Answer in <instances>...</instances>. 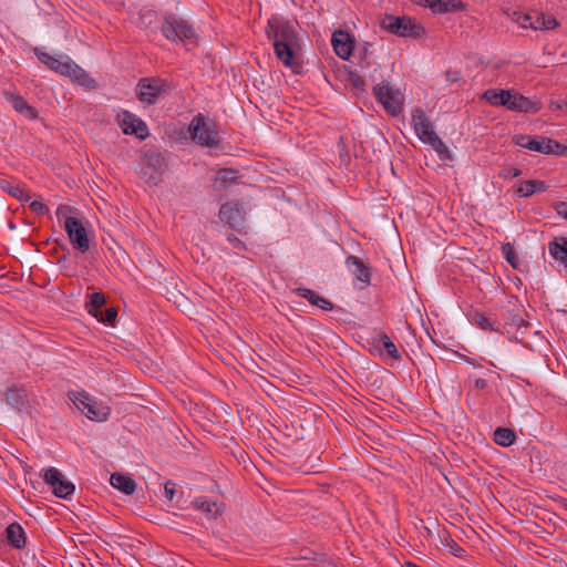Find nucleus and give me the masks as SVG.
Listing matches in <instances>:
<instances>
[{"instance_id":"864d4df0","label":"nucleus","mask_w":567,"mask_h":567,"mask_svg":"<svg viewBox=\"0 0 567 567\" xmlns=\"http://www.w3.org/2000/svg\"><path fill=\"white\" fill-rule=\"evenodd\" d=\"M553 208L557 213V215L561 216L564 219L567 220V202H556L553 205Z\"/></svg>"},{"instance_id":"8fccbe9b","label":"nucleus","mask_w":567,"mask_h":567,"mask_svg":"<svg viewBox=\"0 0 567 567\" xmlns=\"http://www.w3.org/2000/svg\"><path fill=\"white\" fill-rule=\"evenodd\" d=\"M69 65L68 73H65L64 76H69L72 80H78V76L84 71L80 65H78L75 62H73L71 59H69Z\"/></svg>"},{"instance_id":"4468645a","label":"nucleus","mask_w":567,"mask_h":567,"mask_svg":"<svg viewBox=\"0 0 567 567\" xmlns=\"http://www.w3.org/2000/svg\"><path fill=\"white\" fill-rule=\"evenodd\" d=\"M272 45L277 59L285 66L292 69L295 73H301L299 69L302 68V63L297 60L300 43L272 42Z\"/></svg>"},{"instance_id":"72a5a7b5","label":"nucleus","mask_w":567,"mask_h":567,"mask_svg":"<svg viewBox=\"0 0 567 567\" xmlns=\"http://www.w3.org/2000/svg\"><path fill=\"white\" fill-rule=\"evenodd\" d=\"M0 188L21 202H29L31 198L29 193H25L19 185H13L10 181L4 178L0 179Z\"/></svg>"},{"instance_id":"7c9ffc66","label":"nucleus","mask_w":567,"mask_h":567,"mask_svg":"<svg viewBox=\"0 0 567 567\" xmlns=\"http://www.w3.org/2000/svg\"><path fill=\"white\" fill-rule=\"evenodd\" d=\"M87 419L92 421H105L110 415V408L103 406L93 399L87 403L86 409L82 412Z\"/></svg>"},{"instance_id":"6ab92c4d","label":"nucleus","mask_w":567,"mask_h":567,"mask_svg":"<svg viewBox=\"0 0 567 567\" xmlns=\"http://www.w3.org/2000/svg\"><path fill=\"white\" fill-rule=\"evenodd\" d=\"M3 540L12 548L22 550L27 547V534L18 522L7 526L3 533Z\"/></svg>"},{"instance_id":"a18cd8bd","label":"nucleus","mask_w":567,"mask_h":567,"mask_svg":"<svg viewBox=\"0 0 567 567\" xmlns=\"http://www.w3.org/2000/svg\"><path fill=\"white\" fill-rule=\"evenodd\" d=\"M522 175V169L516 167H504L498 172V177L503 179L515 178Z\"/></svg>"},{"instance_id":"423d86ee","label":"nucleus","mask_w":567,"mask_h":567,"mask_svg":"<svg viewBox=\"0 0 567 567\" xmlns=\"http://www.w3.org/2000/svg\"><path fill=\"white\" fill-rule=\"evenodd\" d=\"M190 138L204 147H217L219 144L218 132L215 124H208L207 118L202 113L195 115L188 126Z\"/></svg>"},{"instance_id":"58836bf2","label":"nucleus","mask_w":567,"mask_h":567,"mask_svg":"<svg viewBox=\"0 0 567 567\" xmlns=\"http://www.w3.org/2000/svg\"><path fill=\"white\" fill-rule=\"evenodd\" d=\"M293 293L306 299L310 305L317 306L320 295L309 288L299 287L293 290Z\"/></svg>"},{"instance_id":"e2e57ef3","label":"nucleus","mask_w":567,"mask_h":567,"mask_svg":"<svg viewBox=\"0 0 567 567\" xmlns=\"http://www.w3.org/2000/svg\"><path fill=\"white\" fill-rule=\"evenodd\" d=\"M310 555H313V551L312 550H309V554L302 556V558L305 559H311Z\"/></svg>"},{"instance_id":"2f4dec72","label":"nucleus","mask_w":567,"mask_h":567,"mask_svg":"<svg viewBox=\"0 0 567 567\" xmlns=\"http://www.w3.org/2000/svg\"><path fill=\"white\" fill-rule=\"evenodd\" d=\"M106 305V297L104 292L96 291L89 295V300L85 302L86 311L93 316L97 317L101 311H103V307Z\"/></svg>"},{"instance_id":"a878e982","label":"nucleus","mask_w":567,"mask_h":567,"mask_svg":"<svg viewBox=\"0 0 567 567\" xmlns=\"http://www.w3.org/2000/svg\"><path fill=\"white\" fill-rule=\"evenodd\" d=\"M548 189V185L545 181L539 179H526L522 181L519 186L516 188V194L520 197H529L536 193H542Z\"/></svg>"},{"instance_id":"f257e3e1","label":"nucleus","mask_w":567,"mask_h":567,"mask_svg":"<svg viewBox=\"0 0 567 567\" xmlns=\"http://www.w3.org/2000/svg\"><path fill=\"white\" fill-rule=\"evenodd\" d=\"M482 99L493 106H503L513 112L535 114L542 110V102L537 99L524 96L514 89H488Z\"/></svg>"},{"instance_id":"c9c22d12","label":"nucleus","mask_w":567,"mask_h":567,"mask_svg":"<svg viewBox=\"0 0 567 567\" xmlns=\"http://www.w3.org/2000/svg\"><path fill=\"white\" fill-rule=\"evenodd\" d=\"M427 144L433 147V150L437 153L441 161H453L451 151L447 148V146L439 135L432 138V141H430Z\"/></svg>"},{"instance_id":"c756f323","label":"nucleus","mask_w":567,"mask_h":567,"mask_svg":"<svg viewBox=\"0 0 567 567\" xmlns=\"http://www.w3.org/2000/svg\"><path fill=\"white\" fill-rule=\"evenodd\" d=\"M529 25L534 30H554L559 25V22L551 14L535 11V20Z\"/></svg>"},{"instance_id":"49530a36","label":"nucleus","mask_w":567,"mask_h":567,"mask_svg":"<svg viewBox=\"0 0 567 567\" xmlns=\"http://www.w3.org/2000/svg\"><path fill=\"white\" fill-rule=\"evenodd\" d=\"M227 241L236 249L240 250V251H245L247 250V245L245 244V241H243L241 239H239L235 234L233 233H229L226 237Z\"/></svg>"},{"instance_id":"4d7b16f0","label":"nucleus","mask_w":567,"mask_h":567,"mask_svg":"<svg viewBox=\"0 0 567 567\" xmlns=\"http://www.w3.org/2000/svg\"><path fill=\"white\" fill-rule=\"evenodd\" d=\"M550 109L557 110V111H565L567 113V101L566 100L551 101Z\"/></svg>"},{"instance_id":"69168bd1","label":"nucleus","mask_w":567,"mask_h":567,"mask_svg":"<svg viewBox=\"0 0 567 567\" xmlns=\"http://www.w3.org/2000/svg\"><path fill=\"white\" fill-rule=\"evenodd\" d=\"M310 555H313V551L312 550H309V554L302 556V558L305 559H311Z\"/></svg>"},{"instance_id":"412c9836","label":"nucleus","mask_w":567,"mask_h":567,"mask_svg":"<svg viewBox=\"0 0 567 567\" xmlns=\"http://www.w3.org/2000/svg\"><path fill=\"white\" fill-rule=\"evenodd\" d=\"M34 54L39 59V61L43 64H45L50 70L54 71L55 73L60 75H65L68 73L69 65V59L62 61L59 58H54L53 55L49 54L48 52L41 51L39 48L33 49Z\"/></svg>"},{"instance_id":"3c124183","label":"nucleus","mask_w":567,"mask_h":567,"mask_svg":"<svg viewBox=\"0 0 567 567\" xmlns=\"http://www.w3.org/2000/svg\"><path fill=\"white\" fill-rule=\"evenodd\" d=\"M445 79L449 83H460L463 81L462 72L460 70H447Z\"/></svg>"},{"instance_id":"4be33fe9","label":"nucleus","mask_w":567,"mask_h":567,"mask_svg":"<svg viewBox=\"0 0 567 567\" xmlns=\"http://www.w3.org/2000/svg\"><path fill=\"white\" fill-rule=\"evenodd\" d=\"M467 318L472 323L476 324L484 331H495L505 334V329L501 328V323H497L495 320H492L478 310L472 309L468 311Z\"/></svg>"},{"instance_id":"393cba45","label":"nucleus","mask_w":567,"mask_h":567,"mask_svg":"<svg viewBox=\"0 0 567 567\" xmlns=\"http://www.w3.org/2000/svg\"><path fill=\"white\" fill-rule=\"evenodd\" d=\"M548 251L555 260L560 261L567 268V237L560 236L549 241Z\"/></svg>"},{"instance_id":"680f3d73","label":"nucleus","mask_w":567,"mask_h":567,"mask_svg":"<svg viewBox=\"0 0 567 567\" xmlns=\"http://www.w3.org/2000/svg\"><path fill=\"white\" fill-rule=\"evenodd\" d=\"M404 567H422L413 561H405Z\"/></svg>"},{"instance_id":"6e6d98bb","label":"nucleus","mask_w":567,"mask_h":567,"mask_svg":"<svg viewBox=\"0 0 567 567\" xmlns=\"http://www.w3.org/2000/svg\"><path fill=\"white\" fill-rule=\"evenodd\" d=\"M165 489V496L172 501L174 498V495L176 494L175 489V483L172 481H167L164 486Z\"/></svg>"},{"instance_id":"c85d7f7f","label":"nucleus","mask_w":567,"mask_h":567,"mask_svg":"<svg viewBox=\"0 0 567 567\" xmlns=\"http://www.w3.org/2000/svg\"><path fill=\"white\" fill-rule=\"evenodd\" d=\"M493 440L502 447H509L516 442L517 435L513 429L498 426L494 431Z\"/></svg>"},{"instance_id":"6e6552de","label":"nucleus","mask_w":567,"mask_h":567,"mask_svg":"<svg viewBox=\"0 0 567 567\" xmlns=\"http://www.w3.org/2000/svg\"><path fill=\"white\" fill-rule=\"evenodd\" d=\"M373 95L392 117H396L403 112L404 97L399 90L392 89L386 83H379L373 86Z\"/></svg>"},{"instance_id":"f03ea898","label":"nucleus","mask_w":567,"mask_h":567,"mask_svg":"<svg viewBox=\"0 0 567 567\" xmlns=\"http://www.w3.org/2000/svg\"><path fill=\"white\" fill-rule=\"evenodd\" d=\"M380 28L400 38L421 39L426 35L425 28L409 16H394L385 13L380 19Z\"/></svg>"},{"instance_id":"b1692460","label":"nucleus","mask_w":567,"mask_h":567,"mask_svg":"<svg viewBox=\"0 0 567 567\" xmlns=\"http://www.w3.org/2000/svg\"><path fill=\"white\" fill-rule=\"evenodd\" d=\"M111 485L124 493L125 495H133L136 489V482L130 474L113 473L110 478Z\"/></svg>"},{"instance_id":"9b49d317","label":"nucleus","mask_w":567,"mask_h":567,"mask_svg":"<svg viewBox=\"0 0 567 567\" xmlns=\"http://www.w3.org/2000/svg\"><path fill=\"white\" fill-rule=\"evenodd\" d=\"M43 480L52 493L63 499H71L75 492V485L68 481L65 476L55 467H49L44 471Z\"/></svg>"},{"instance_id":"9d476101","label":"nucleus","mask_w":567,"mask_h":567,"mask_svg":"<svg viewBox=\"0 0 567 567\" xmlns=\"http://www.w3.org/2000/svg\"><path fill=\"white\" fill-rule=\"evenodd\" d=\"M64 230L75 250L84 254L90 249L89 234L80 218L74 216L66 217L64 220Z\"/></svg>"},{"instance_id":"ddd939ff","label":"nucleus","mask_w":567,"mask_h":567,"mask_svg":"<svg viewBox=\"0 0 567 567\" xmlns=\"http://www.w3.org/2000/svg\"><path fill=\"white\" fill-rule=\"evenodd\" d=\"M118 125L125 135H135L138 140L144 141L150 135L146 123L136 117L130 111H122L117 114Z\"/></svg>"},{"instance_id":"0e129e2a","label":"nucleus","mask_w":567,"mask_h":567,"mask_svg":"<svg viewBox=\"0 0 567 567\" xmlns=\"http://www.w3.org/2000/svg\"><path fill=\"white\" fill-rule=\"evenodd\" d=\"M310 555H313V551L312 550H309V554L302 556V558L305 559H311Z\"/></svg>"},{"instance_id":"052dcab7","label":"nucleus","mask_w":567,"mask_h":567,"mask_svg":"<svg viewBox=\"0 0 567 567\" xmlns=\"http://www.w3.org/2000/svg\"><path fill=\"white\" fill-rule=\"evenodd\" d=\"M50 255L55 257L58 259V257L60 256L59 255V250H58V247H53L51 250H50Z\"/></svg>"},{"instance_id":"13d9d810","label":"nucleus","mask_w":567,"mask_h":567,"mask_svg":"<svg viewBox=\"0 0 567 567\" xmlns=\"http://www.w3.org/2000/svg\"><path fill=\"white\" fill-rule=\"evenodd\" d=\"M475 388L477 390H484L487 388V381L485 379L478 378L475 380Z\"/></svg>"},{"instance_id":"dca6fc26","label":"nucleus","mask_w":567,"mask_h":567,"mask_svg":"<svg viewBox=\"0 0 567 567\" xmlns=\"http://www.w3.org/2000/svg\"><path fill=\"white\" fill-rule=\"evenodd\" d=\"M412 124L415 134L425 144L437 136L432 127L431 121L422 107H416L412 111Z\"/></svg>"},{"instance_id":"2eb2a0df","label":"nucleus","mask_w":567,"mask_h":567,"mask_svg":"<svg viewBox=\"0 0 567 567\" xmlns=\"http://www.w3.org/2000/svg\"><path fill=\"white\" fill-rule=\"evenodd\" d=\"M331 44L340 59L349 60L355 48V38L349 31L339 29L332 33Z\"/></svg>"},{"instance_id":"338daca9","label":"nucleus","mask_w":567,"mask_h":567,"mask_svg":"<svg viewBox=\"0 0 567 567\" xmlns=\"http://www.w3.org/2000/svg\"><path fill=\"white\" fill-rule=\"evenodd\" d=\"M310 555H313V551L312 550H309V554L302 556V558L305 559H311Z\"/></svg>"},{"instance_id":"79ce46f5","label":"nucleus","mask_w":567,"mask_h":567,"mask_svg":"<svg viewBox=\"0 0 567 567\" xmlns=\"http://www.w3.org/2000/svg\"><path fill=\"white\" fill-rule=\"evenodd\" d=\"M445 545L450 548V553L455 557H463L465 550L450 536L446 537Z\"/></svg>"},{"instance_id":"473e14b6","label":"nucleus","mask_w":567,"mask_h":567,"mask_svg":"<svg viewBox=\"0 0 567 567\" xmlns=\"http://www.w3.org/2000/svg\"><path fill=\"white\" fill-rule=\"evenodd\" d=\"M377 348L379 349L380 352L382 351V349H384L386 354L393 360L401 361L402 359V355L398 347L385 332H381L379 334V346H377Z\"/></svg>"},{"instance_id":"de8ad7c7","label":"nucleus","mask_w":567,"mask_h":567,"mask_svg":"<svg viewBox=\"0 0 567 567\" xmlns=\"http://www.w3.org/2000/svg\"><path fill=\"white\" fill-rule=\"evenodd\" d=\"M29 207L34 214L39 216H43L49 213V207L44 203L39 200L31 202Z\"/></svg>"},{"instance_id":"e433bc0d","label":"nucleus","mask_w":567,"mask_h":567,"mask_svg":"<svg viewBox=\"0 0 567 567\" xmlns=\"http://www.w3.org/2000/svg\"><path fill=\"white\" fill-rule=\"evenodd\" d=\"M502 254L505 260L514 268L519 269V261L517 252L511 243H504L502 245Z\"/></svg>"},{"instance_id":"09e8293b","label":"nucleus","mask_w":567,"mask_h":567,"mask_svg":"<svg viewBox=\"0 0 567 567\" xmlns=\"http://www.w3.org/2000/svg\"><path fill=\"white\" fill-rule=\"evenodd\" d=\"M69 65L68 73H65L64 76H69L72 80H78V76L84 71L80 65H78L75 62H73L71 59H69Z\"/></svg>"},{"instance_id":"bf43d9fd","label":"nucleus","mask_w":567,"mask_h":567,"mask_svg":"<svg viewBox=\"0 0 567 567\" xmlns=\"http://www.w3.org/2000/svg\"><path fill=\"white\" fill-rule=\"evenodd\" d=\"M69 209H70L69 206L61 205L58 207L56 215L60 216L61 214H63L64 212H66Z\"/></svg>"},{"instance_id":"0eeeda50","label":"nucleus","mask_w":567,"mask_h":567,"mask_svg":"<svg viewBox=\"0 0 567 567\" xmlns=\"http://www.w3.org/2000/svg\"><path fill=\"white\" fill-rule=\"evenodd\" d=\"M218 218L239 235H246L248 233L244 204H240L238 200H228L221 204Z\"/></svg>"},{"instance_id":"5fc2aeb1","label":"nucleus","mask_w":567,"mask_h":567,"mask_svg":"<svg viewBox=\"0 0 567 567\" xmlns=\"http://www.w3.org/2000/svg\"><path fill=\"white\" fill-rule=\"evenodd\" d=\"M322 310H326V311H331L336 308V306L330 301L328 300L327 298L320 296L319 299H318V305L316 306Z\"/></svg>"},{"instance_id":"aec40b11","label":"nucleus","mask_w":567,"mask_h":567,"mask_svg":"<svg viewBox=\"0 0 567 567\" xmlns=\"http://www.w3.org/2000/svg\"><path fill=\"white\" fill-rule=\"evenodd\" d=\"M6 97L13 110L24 117L29 120H35L39 117L38 110L30 105L22 95L7 92Z\"/></svg>"},{"instance_id":"bb28decb","label":"nucleus","mask_w":567,"mask_h":567,"mask_svg":"<svg viewBox=\"0 0 567 567\" xmlns=\"http://www.w3.org/2000/svg\"><path fill=\"white\" fill-rule=\"evenodd\" d=\"M6 401L18 411H25L29 408V399L24 390L10 388L6 394Z\"/></svg>"},{"instance_id":"37998d69","label":"nucleus","mask_w":567,"mask_h":567,"mask_svg":"<svg viewBox=\"0 0 567 567\" xmlns=\"http://www.w3.org/2000/svg\"><path fill=\"white\" fill-rule=\"evenodd\" d=\"M76 82L80 85L85 86L87 89H95V86H96V81L85 71H83L80 74V76H78Z\"/></svg>"},{"instance_id":"f3484780","label":"nucleus","mask_w":567,"mask_h":567,"mask_svg":"<svg viewBox=\"0 0 567 567\" xmlns=\"http://www.w3.org/2000/svg\"><path fill=\"white\" fill-rule=\"evenodd\" d=\"M243 176L240 175L239 169L234 167H223L218 168L216 172V176L213 182V188L215 192H225L233 184H238L240 182V178Z\"/></svg>"},{"instance_id":"39448f33","label":"nucleus","mask_w":567,"mask_h":567,"mask_svg":"<svg viewBox=\"0 0 567 567\" xmlns=\"http://www.w3.org/2000/svg\"><path fill=\"white\" fill-rule=\"evenodd\" d=\"M512 141L515 145L533 152L546 155L567 156V145L546 136L518 134L514 135Z\"/></svg>"},{"instance_id":"f8f14e48","label":"nucleus","mask_w":567,"mask_h":567,"mask_svg":"<svg viewBox=\"0 0 567 567\" xmlns=\"http://www.w3.org/2000/svg\"><path fill=\"white\" fill-rule=\"evenodd\" d=\"M145 162L147 168L152 169V173L143 172L142 178H144L148 185L157 186L163 182V174L167 168L166 159L158 151H147L145 153Z\"/></svg>"},{"instance_id":"7ed1b4c3","label":"nucleus","mask_w":567,"mask_h":567,"mask_svg":"<svg viewBox=\"0 0 567 567\" xmlns=\"http://www.w3.org/2000/svg\"><path fill=\"white\" fill-rule=\"evenodd\" d=\"M161 32L171 42L198 44V35L192 24L175 13H167L161 24Z\"/></svg>"},{"instance_id":"1a4fd4ad","label":"nucleus","mask_w":567,"mask_h":567,"mask_svg":"<svg viewBox=\"0 0 567 567\" xmlns=\"http://www.w3.org/2000/svg\"><path fill=\"white\" fill-rule=\"evenodd\" d=\"M266 34L274 42L300 43L296 27L284 18L274 17L269 19Z\"/></svg>"},{"instance_id":"a211bd4d","label":"nucleus","mask_w":567,"mask_h":567,"mask_svg":"<svg viewBox=\"0 0 567 567\" xmlns=\"http://www.w3.org/2000/svg\"><path fill=\"white\" fill-rule=\"evenodd\" d=\"M346 265L349 269H351L353 276L357 280L363 284L362 288L368 287L371 285V278H372V268L365 264L361 258L349 255L346 258Z\"/></svg>"},{"instance_id":"f704fd0d","label":"nucleus","mask_w":567,"mask_h":567,"mask_svg":"<svg viewBox=\"0 0 567 567\" xmlns=\"http://www.w3.org/2000/svg\"><path fill=\"white\" fill-rule=\"evenodd\" d=\"M193 505L196 509L206 513L209 517H216L219 514V507L217 503L212 502L205 496L196 497L193 501Z\"/></svg>"},{"instance_id":"5701e85b","label":"nucleus","mask_w":567,"mask_h":567,"mask_svg":"<svg viewBox=\"0 0 567 567\" xmlns=\"http://www.w3.org/2000/svg\"><path fill=\"white\" fill-rule=\"evenodd\" d=\"M429 9L434 14L461 12L466 9V3L461 0H431L429 1Z\"/></svg>"},{"instance_id":"a19ab883","label":"nucleus","mask_w":567,"mask_h":567,"mask_svg":"<svg viewBox=\"0 0 567 567\" xmlns=\"http://www.w3.org/2000/svg\"><path fill=\"white\" fill-rule=\"evenodd\" d=\"M93 398H91L86 392H80L79 395L74 400V404L76 408L83 412L86 409L87 403H91Z\"/></svg>"},{"instance_id":"cd10ccee","label":"nucleus","mask_w":567,"mask_h":567,"mask_svg":"<svg viewBox=\"0 0 567 567\" xmlns=\"http://www.w3.org/2000/svg\"><path fill=\"white\" fill-rule=\"evenodd\" d=\"M530 323L523 318L520 315V310H508L505 317L504 324H501V328L505 329V333H511V329L515 328L517 330L522 328H528Z\"/></svg>"},{"instance_id":"603ef678","label":"nucleus","mask_w":567,"mask_h":567,"mask_svg":"<svg viewBox=\"0 0 567 567\" xmlns=\"http://www.w3.org/2000/svg\"><path fill=\"white\" fill-rule=\"evenodd\" d=\"M54 241L56 244L55 247H58V250L59 251L61 250L63 252L61 256L58 257V264L62 265L68 260V258L70 256V249L68 248V246L65 244H61L58 240H54Z\"/></svg>"},{"instance_id":"774afa93","label":"nucleus","mask_w":567,"mask_h":567,"mask_svg":"<svg viewBox=\"0 0 567 567\" xmlns=\"http://www.w3.org/2000/svg\"><path fill=\"white\" fill-rule=\"evenodd\" d=\"M465 361H466L467 363H470V364H473L472 360H471L470 358H467V357H465Z\"/></svg>"},{"instance_id":"c03bdc74","label":"nucleus","mask_w":567,"mask_h":567,"mask_svg":"<svg viewBox=\"0 0 567 567\" xmlns=\"http://www.w3.org/2000/svg\"><path fill=\"white\" fill-rule=\"evenodd\" d=\"M349 80H350L353 89H355L359 92L365 91V80L361 75L351 72Z\"/></svg>"},{"instance_id":"4c0bfd02","label":"nucleus","mask_w":567,"mask_h":567,"mask_svg":"<svg viewBox=\"0 0 567 567\" xmlns=\"http://www.w3.org/2000/svg\"><path fill=\"white\" fill-rule=\"evenodd\" d=\"M99 322L104 324L114 326L117 318V308L109 307L105 310L101 311L97 317H95Z\"/></svg>"},{"instance_id":"ea45409f","label":"nucleus","mask_w":567,"mask_h":567,"mask_svg":"<svg viewBox=\"0 0 567 567\" xmlns=\"http://www.w3.org/2000/svg\"><path fill=\"white\" fill-rule=\"evenodd\" d=\"M514 20L522 27V28H530V22L535 20V11L533 12H514Z\"/></svg>"},{"instance_id":"20e7f679","label":"nucleus","mask_w":567,"mask_h":567,"mask_svg":"<svg viewBox=\"0 0 567 567\" xmlns=\"http://www.w3.org/2000/svg\"><path fill=\"white\" fill-rule=\"evenodd\" d=\"M172 89V83L166 79L145 76L138 80L135 93L140 102L153 105L156 104L161 97L171 94Z\"/></svg>"}]
</instances>
